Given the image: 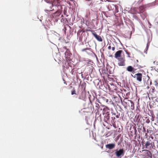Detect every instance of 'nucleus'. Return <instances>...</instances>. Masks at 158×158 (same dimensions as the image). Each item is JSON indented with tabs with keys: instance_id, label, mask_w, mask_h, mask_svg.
<instances>
[{
	"instance_id": "obj_1",
	"label": "nucleus",
	"mask_w": 158,
	"mask_h": 158,
	"mask_svg": "<svg viewBox=\"0 0 158 158\" xmlns=\"http://www.w3.org/2000/svg\"><path fill=\"white\" fill-rule=\"evenodd\" d=\"M120 98L121 103L125 108L129 107L132 110H133L134 109V105L132 101L130 100H127L126 98H125L123 101L122 98Z\"/></svg>"
},
{
	"instance_id": "obj_2",
	"label": "nucleus",
	"mask_w": 158,
	"mask_h": 158,
	"mask_svg": "<svg viewBox=\"0 0 158 158\" xmlns=\"http://www.w3.org/2000/svg\"><path fill=\"white\" fill-rule=\"evenodd\" d=\"M89 100L90 103L91 105H93L94 102H98L101 104L102 102H101V99L100 100L95 98L94 96H91V95H89Z\"/></svg>"
},
{
	"instance_id": "obj_3",
	"label": "nucleus",
	"mask_w": 158,
	"mask_h": 158,
	"mask_svg": "<svg viewBox=\"0 0 158 158\" xmlns=\"http://www.w3.org/2000/svg\"><path fill=\"white\" fill-rule=\"evenodd\" d=\"M131 76L136 78L137 80L139 82H141L142 80V74L141 73H138L135 74L134 76H133L132 74Z\"/></svg>"
},
{
	"instance_id": "obj_4",
	"label": "nucleus",
	"mask_w": 158,
	"mask_h": 158,
	"mask_svg": "<svg viewBox=\"0 0 158 158\" xmlns=\"http://www.w3.org/2000/svg\"><path fill=\"white\" fill-rule=\"evenodd\" d=\"M87 31L91 32L93 35L98 41L100 42H102V39L101 37L97 35L96 33L94 32V31L90 30H87Z\"/></svg>"
},
{
	"instance_id": "obj_5",
	"label": "nucleus",
	"mask_w": 158,
	"mask_h": 158,
	"mask_svg": "<svg viewBox=\"0 0 158 158\" xmlns=\"http://www.w3.org/2000/svg\"><path fill=\"white\" fill-rule=\"evenodd\" d=\"M115 154L117 157H119L121 156H123L124 151L123 148L120 149L118 150H116Z\"/></svg>"
},
{
	"instance_id": "obj_6",
	"label": "nucleus",
	"mask_w": 158,
	"mask_h": 158,
	"mask_svg": "<svg viewBox=\"0 0 158 158\" xmlns=\"http://www.w3.org/2000/svg\"><path fill=\"white\" fill-rule=\"evenodd\" d=\"M60 0H52V5L53 6H55L59 7L61 9H62V6L60 5L59 1Z\"/></svg>"
},
{
	"instance_id": "obj_7",
	"label": "nucleus",
	"mask_w": 158,
	"mask_h": 158,
	"mask_svg": "<svg viewBox=\"0 0 158 158\" xmlns=\"http://www.w3.org/2000/svg\"><path fill=\"white\" fill-rule=\"evenodd\" d=\"M143 151L144 152V156L146 157L147 158H152V154L150 151L147 150H145Z\"/></svg>"
},
{
	"instance_id": "obj_8",
	"label": "nucleus",
	"mask_w": 158,
	"mask_h": 158,
	"mask_svg": "<svg viewBox=\"0 0 158 158\" xmlns=\"http://www.w3.org/2000/svg\"><path fill=\"white\" fill-rule=\"evenodd\" d=\"M152 143L151 142V141L150 140L146 141L145 142L144 146L146 148L150 150L152 148Z\"/></svg>"
},
{
	"instance_id": "obj_9",
	"label": "nucleus",
	"mask_w": 158,
	"mask_h": 158,
	"mask_svg": "<svg viewBox=\"0 0 158 158\" xmlns=\"http://www.w3.org/2000/svg\"><path fill=\"white\" fill-rule=\"evenodd\" d=\"M118 60V64L119 66H123L125 65V60L124 58H120Z\"/></svg>"
},
{
	"instance_id": "obj_10",
	"label": "nucleus",
	"mask_w": 158,
	"mask_h": 158,
	"mask_svg": "<svg viewBox=\"0 0 158 158\" xmlns=\"http://www.w3.org/2000/svg\"><path fill=\"white\" fill-rule=\"evenodd\" d=\"M112 115L111 117V123L112 124L114 127L115 126V113H112Z\"/></svg>"
},
{
	"instance_id": "obj_11",
	"label": "nucleus",
	"mask_w": 158,
	"mask_h": 158,
	"mask_svg": "<svg viewBox=\"0 0 158 158\" xmlns=\"http://www.w3.org/2000/svg\"><path fill=\"white\" fill-rule=\"evenodd\" d=\"M123 51L119 50L117 51L115 54V57L118 60L120 58L122 57L121 56V53Z\"/></svg>"
},
{
	"instance_id": "obj_12",
	"label": "nucleus",
	"mask_w": 158,
	"mask_h": 158,
	"mask_svg": "<svg viewBox=\"0 0 158 158\" xmlns=\"http://www.w3.org/2000/svg\"><path fill=\"white\" fill-rule=\"evenodd\" d=\"M93 106V108L94 109H95V110L98 111L99 108L100 106L99 104L96 102H94L93 105H92Z\"/></svg>"
},
{
	"instance_id": "obj_13",
	"label": "nucleus",
	"mask_w": 158,
	"mask_h": 158,
	"mask_svg": "<svg viewBox=\"0 0 158 158\" xmlns=\"http://www.w3.org/2000/svg\"><path fill=\"white\" fill-rule=\"evenodd\" d=\"M136 69H134L133 67L131 66H128L126 69V70L128 72H132L134 73L136 70Z\"/></svg>"
},
{
	"instance_id": "obj_14",
	"label": "nucleus",
	"mask_w": 158,
	"mask_h": 158,
	"mask_svg": "<svg viewBox=\"0 0 158 158\" xmlns=\"http://www.w3.org/2000/svg\"><path fill=\"white\" fill-rule=\"evenodd\" d=\"M115 146V143H110L106 145V147L109 149H112L114 148Z\"/></svg>"
},
{
	"instance_id": "obj_15",
	"label": "nucleus",
	"mask_w": 158,
	"mask_h": 158,
	"mask_svg": "<svg viewBox=\"0 0 158 158\" xmlns=\"http://www.w3.org/2000/svg\"><path fill=\"white\" fill-rule=\"evenodd\" d=\"M110 114H106L104 118V120L106 123H108L109 121L110 117Z\"/></svg>"
},
{
	"instance_id": "obj_16",
	"label": "nucleus",
	"mask_w": 158,
	"mask_h": 158,
	"mask_svg": "<svg viewBox=\"0 0 158 158\" xmlns=\"http://www.w3.org/2000/svg\"><path fill=\"white\" fill-rule=\"evenodd\" d=\"M139 8H135L133 9H132L131 11L132 13L133 14H136L138 13H140L139 11Z\"/></svg>"
},
{
	"instance_id": "obj_17",
	"label": "nucleus",
	"mask_w": 158,
	"mask_h": 158,
	"mask_svg": "<svg viewBox=\"0 0 158 158\" xmlns=\"http://www.w3.org/2000/svg\"><path fill=\"white\" fill-rule=\"evenodd\" d=\"M112 100L113 101H115L116 102H119V100L118 98V97L113 95L112 96Z\"/></svg>"
},
{
	"instance_id": "obj_18",
	"label": "nucleus",
	"mask_w": 158,
	"mask_h": 158,
	"mask_svg": "<svg viewBox=\"0 0 158 158\" xmlns=\"http://www.w3.org/2000/svg\"><path fill=\"white\" fill-rule=\"evenodd\" d=\"M101 101L102 103H107L108 102V99L104 97H101L100 98Z\"/></svg>"
},
{
	"instance_id": "obj_19",
	"label": "nucleus",
	"mask_w": 158,
	"mask_h": 158,
	"mask_svg": "<svg viewBox=\"0 0 158 158\" xmlns=\"http://www.w3.org/2000/svg\"><path fill=\"white\" fill-rule=\"evenodd\" d=\"M152 82L151 80L150 79L148 76H147V80L146 84L148 85H152Z\"/></svg>"
},
{
	"instance_id": "obj_20",
	"label": "nucleus",
	"mask_w": 158,
	"mask_h": 158,
	"mask_svg": "<svg viewBox=\"0 0 158 158\" xmlns=\"http://www.w3.org/2000/svg\"><path fill=\"white\" fill-rule=\"evenodd\" d=\"M109 110V109L108 107H105L103 109V114H104L105 113H106V114H109L108 113V111Z\"/></svg>"
},
{
	"instance_id": "obj_21",
	"label": "nucleus",
	"mask_w": 158,
	"mask_h": 158,
	"mask_svg": "<svg viewBox=\"0 0 158 158\" xmlns=\"http://www.w3.org/2000/svg\"><path fill=\"white\" fill-rule=\"evenodd\" d=\"M138 8L140 13H142L144 11V7L143 6H140Z\"/></svg>"
},
{
	"instance_id": "obj_22",
	"label": "nucleus",
	"mask_w": 158,
	"mask_h": 158,
	"mask_svg": "<svg viewBox=\"0 0 158 158\" xmlns=\"http://www.w3.org/2000/svg\"><path fill=\"white\" fill-rule=\"evenodd\" d=\"M58 9L57 10L56 12V14H58V15H59L61 13L62 11V8L61 9L59 7H58Z\"/></svg>"
},
{
	"instance_id": "obj_23",
	"label": "nucleus",
	"mask_w": 158,
	"mask_h": 158,
	"mask_svg": "<svg viewBox=\"0 0 158 158\" xmlns=\"http://www.w3.org/2000/svg\"><path fill=\"white\" fill-rule=\"evenodd\" d=\"M90 49H91L90 48H84V49H82V50H81V51L82 52H84V51L86 52V50H90Z\"/></svg>"
},
{
	"instance_id": "obj_24",
	"label": "nucleus",
	"mask_w": 158,
	"mask_h": 158,
	"mask_svg": "<svg viewBox=\"0 0 158 158\" xmlns=\"http://www.w3.org/2000/svg\"><path fill=\"white\" fill-rule=\"evenodd\" d=\"M74 94H76V91L75 89L73 90L71 92L72 95H73Z\"/></svg>"
},
{
	"instance_id": "obj_25",
	"label": "nucleus",
	"mask_w": 158,
	"mask_h": 158,
	"mask_svg": "<svg viewBox=\"0 0 158 158\" xmlns=\"http://www.w3.org/2000/svg\"><path fill=\"white\" fill-rule=\"evenodd\" d=\"M126 54L128 55V57H131L130 56V53L128 52H126Z\"/></svg>"
},
{
	"instance_id": "obj_26",
	"label": "nucleus",
	"mask_w": 158,
	"mask_h": 158,
	"mask_svg": "<svg viewBox=\"0 0 158 158\" xmlns=\"http://www.w3.org/2000/svg\"><path fill=\"white\" fill-rule=\"evenodd\" d=\"M146 122L147 123H149L150 122V120L149 118H148L146 120Z\"/></svg>"
},
{
	"instance_id": "obj_27",
	"label": "nucleus",
	"mask_w": 158,
	"mask_h": 158,
	"mask_svg": "<svg viewBox=\"0 0 158 158\" xmlns=\"http://www.w3.org/2000/svg\"><path fill=\"white\" fill-rule=\"evenodd\" d=\"M119 116H120L119 114H118V115H116L115 114V117H116V118H118L119 117Z\"/></svg>"
},
{
	"instance_id": "obj_28",
	"label": "nucleus",
	"mask_w": 158,
	"mask_h": 158,
	"mask_svg": "<svg viewBox=\"0 0 158 158\" xmlns=\"http://www.w3.org/2000/svg\"><path fill=\"white\" fill-rule=\"evenodd\" d=\"M152 121H153L154 120V117H153V116H152V118L151 119Z\"/></svg>"
},
{
	"instance_id": "obj_29",
	"label": "nucleus",
	"mask_w": 158,
	"mask_h": 158,
	"mask_svg": "<svg viewBox=\"0 0 158 158\" xmlns=\"http://www.w3.org/2000/svg\"><path fill=\"white\" fill-rule=\"evenodd\" d=\"M108 49L109 50L111 49V46L110 45L108 46Z\"/></svg>"
},
{
	"instance_id": "obj_30",
	"label": "nucleus",
	"mask_w": 158,
	"mask_h": 158,
	"mask_svg": "<svg viewBox=\"0 0 158 158\" xmlns=\"http://www.w3.org/2000/svg\"><path fill=\"white\" fill-rule=\"evenodd\" d=\"M115 48L114 47H113L112 48V50L113 51H114L115 50Z\"/></svg>"
},
{
	"instance_id": "obj_31",
	"label": "nucleus",
	"mask_w": 158,
	"mask_h": 158,
	"mask_svg": "<svg viewBox=\"0 0 158 158\" xmlns=\"http://www.w3.org/2000/svg\"><path fill=\"white\" fill-rule=\"evenodd\" d=\"M147 88L148 89L149 88V85H148L147 86Z\"/></svg>"
},
{
	"instance_id": "obj_32",
	"label": "nucleus",
	"mask_w": 158,
	"mask_h": 158,
	"mask_svg": "<svg viewBox=\"0 0 158 158\" xmlns=\"http://www.w3.org/2000/svg\"><path fill=\"white\" fill-rule=\"evenodd\" d=\"M155 62H156V63H158L157 62H156V61H154V62H153V63H155Z\"/></svg>"
},
{
	"instance_id": "obj_33",
	"label": "nucleus",
	"mask_w": 158,
	"mask_h": 158,
	"mask_svg": "<svg viewBox=\"0 0 158 158\" xmlns=\"http://www.w3.org/2000/svg\"><path fill=\"white\" fill-rule=\"evenodd\" d=\"M137 62H138V60H137Z\"/></svg>"
}]
</instances>
